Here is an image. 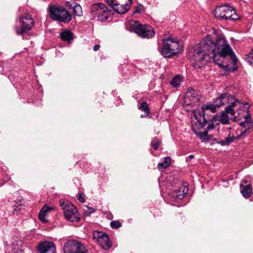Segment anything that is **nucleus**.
<instances>
[{"label":"nucleus","mask_w":253,"mask_h":253,"mask_svg":"<svg viewBox=\"0 0 253 253\" xmlns=\"http://www.w3.org/2000/svg\"><path fill=\"white\" fill-rule=\"evenodd\" d=\"M125 4H121L119 0H106L107 4L119 14L126 13L130 8L131 0H127Z\"/></svg>","instance_id":"11"},{"label":"nucleus","mask_w":253,"mask_h":253,"mask_svg":"<svg viewBox=\"0 0 253 253\" xmlns=\"http://www.w3.org/2000/svg\"><path fill=\"white\" fill-rule=\"evenodd\" d=\"M196 91L191 88H188L185 96V98L190 101H194L197 97Z\"/></svg>","instance_id":"21"},{"label":"nucleus","mask_w":253,"mask_h":253,"mask_svg":"<svg viewBox=\"0 0 253 253\" xmlns=\"http://www.w3.org/2000/svg\"><path fill=\"white\" fill-rule=\"evenodd\" d=\"M230 112L226 111V109L222 111L219 115L215 116V121L218 120L222 124L227 125L229 124V119L228 116Z\"/></svg>","instance_id":"16"},{"label":"nucleus","mask_w":253,"mask_h":253,"mask_svg":"<svg viewBox=\"0 0 253 253\" xmlns=\"http://www.w3.org/2000/svg\"><path fill=\"white\" fill-rule=\"evenodd\" d=\"M170 164V158L169 157H165L163 162L159 163L157 167L159 169H165L168 168Z\"/></svg>","instance_id":"23"},{"label":"nucleus","mask_w":253,"mask_h":253,"mask_svg":"<svg viewBox=\"0 0 253 253\" xmlns=\"http://www.w3.org/2000/svg\"><path fill=\"white\" fill-rule=\"evenodd\" d=\"M37 248L40 253H55V247L51 242H41L38 245Z\"/></svg>","instance_id":"13"},{"label":"nucleus","mask_w":253,"mask_h":253,"mask_svg":"<svg viewBox=\"0 0 253 253\" xmlns=\"http://www.w3.org/2000/svg\"><path fill=\"white\" fill-rule=\"evenodd\" d=\"M159 141L158 139L153 140L151 141V145L155 150H157L159 147Z\"/></svg>","instance_id":"32"},{"label":"nucleus","mask_w":253,"mask_h":253,"mask_svg":"<svg viewBox=\"0 0 253 253\" xmlns=\"http://www.w3.org/2000/svg\"><path fill=\"white\" fill-rule=\"evenodd\" d=\"M227 56L232 57L234 54L232 48L226 43L224 37L218 36L215 40H213L211 36H207L199 45L194 47L193 66L201 69L203 65L213 61L225 70L228 66H224L221 61L219 62V58H223Z\"/></svg>","instance_id":"1"},{"label":"nucleus","mask_w":253,"mask_h":253,"mask_svg":"<svg viewBox=\"0 0 253 253\" xmlns=\"http://www.w3.org/2000/svg\"><path fill=\"white\" fill-rule=\"evenodd\" d=\"M48 10L51 18L55 21L64 23H69L72 19V15L64 7L58 5H50Z\"/></svg>","instance_id":"2"},{"label":"nucleus","mask_w":253,"mask_h":253,"mask_svg":"<svg viewBox=\"0 0 253 253\" xmlns=\"http://www.w3.org/2000/svg\"><path fill=\"white\" fill-rule=\"evenodd\" d=\"M95 211V210L92 208H88V211H85V213L87 215L90 214V213H92Z\"/></svg>","instance_id":"37"},{"label":"nucleus","mask_w":253,"mask_h":253,"mask_svg":"<svg viewBox=\"0 0 253 253\" xmlns=\"http://www.w3.org/2000/svg\"><path fill=\"white\" fill-rule=\"evenodd\" d=\"M195 118L197 120L196 123L192 125V130L196 135L202 141H209L210 138L208 135V132L205 130L203 132L199 131L200 129L205 127L207 124V119L206 118V115L204 113H195Z\"/></svg>","instance_id":"3"},{"label":"nucleus","mask_w":253,"mask_h":253,"mask_svg":"<svg viewBox=\"0 0 253 253\" xmlns=\"http://www.w3.org/2000/svg\"><path fill=\"white\" fill-rule=\"evenodd\" d=\"M241 126L248 128L252 126V118L249 114L245 116V121L241 123Z\"/></svg>","instance_id":"24"},{"label":"nucleus","mask_w":253,"mask_h":253,"mask_svg":"<svg viewBox=\"0 0 253 253\" xmlns=\"http://www.w3.org/2000/svg\"><path fill=\"white\" fill-rule=\"evenodd\" d=\"M181 79L180 76H176L174 77L170 81V84L172 87H177L180 85Z\"/></svg>","instance_id":"28"},{"label":"nucleus","mask_w":253,"mask_h":253,"mask_svg":"<svg viewBox=\"0 0 253 253\" xmlns=\"http://www.w3.org/2000/svg\"><path fill=\"white\" fill-rule=\"evenodd\" d=\"M194 156L193 155H189L187 158V159L186 160L188 161V159H192L193 158H194Z\"/></svg>","instance_id":"39"},{"label":"nucleus","mask_w":253,"mask_h":253,"mask_svg":"<svg viewBox=\"0 0 253 253\" xmlns=\"http://www.w3.org/2000/svg\"><path fill=\"white\" fill-rule=\"evenodd\" d=\"M246 60L250 64L253 66V52H250L246 55Z\"/></svg>","instance_id":"29"},{"label":"nucleus","mask_w":253,"mask_h":253,"mask_svg":"<svg viewBox=\"0 0 253 253\" xmlns=\"http://www.w3.org/2000/svg\"><path fill=\"white\" fill-rule=\"evenodd\" d=\"M111 226L113 229H118L120 228L122 224L119 221H112L110 223Z\"/></svg>","instance_id":"31"},{"label":"nucleus","mask_w":253,"mask_h":253,"mask_svg":"<svg viewBox=\"0 0 253 253\" xmlns=\"http://www.w3.org/2000/svg\"><path fill=\"white\" fill-rule=\"evenodd\" d=\"M91 13L94 18H97V20L100 22L105 21L111 15V11L102 3L93 4L91 8Z\"/></svg>","instance_id":"8"},{"label":"nucleus","mask_w":253,"mask_h":253,"mask_svg":"<svg viewBox=\"0 0 253 253\" xmlns=\"http://www.w3.org/2000/svg\"><path fill=\"white\" fill-rule=\"evenodd\" d=\"M206 118L207 119V124H208V125L206 128V131L209 132V131L211 130V129H213L214 128V125L213 124L212 121L210 119H208L206 117Z\"/></svg>","instance_id":"30"},{"label":"nucleus","mask_w":253,"mask_h":253,"mask_svg":"<svg viewBox=\"0 0 253 253\" xmlns=\"http://www.w3.org/2000/svg\"><path fill=\"white\" fill-rule=\"evenodd\" d=\"M21 203L20 204H18L14 210V213H17L19 211H21V207L23 206V205L22 204V201H20Z\"/></svg>","instance_id":"34"},{"label":"nucleus","mask_w":253,"mask_h":253,"mask_svg":"<svg viewBox=\"0 0 253 253\" xmlns=\"http://www.w3.org/2000/svg\"><path fill=\"white\" fill-rule=\"evenodd\" d=\"M231 99H234V96L228 93H221L217 97L213 104L204 105L202 107V111L199 113H204L206 115V111L210 110L211 112H215L216 108L228 103Z\"/></svg>","instance_id":"6"},{"label":"nucleus","mask_w":253,"mask_h":253,"mask_svg":"<svg viewBox=\"0 0 253 253\" xmlns=\"http://www.w3.org/2000/svg\"><path fill=\"white\" fill-rule=\"evenodd\" d=\"M242 181L244 183H247V180L246 179H243Z\"/></svg>","instance_id":"41"},{"label":"nucleus","mask_w":253,"mask_h":253,"mask_svg":"<svg viewBox=\"0 0 253 253\" xmlns=\"http://www.w3.org/2000/svg\"><path fill=\"white\" fill-rule=\"evenodd\" d=\"M73 14L76 16H81L82 14V8L79 4L73 2Z\"/></svg>","instance_id":"25"},{"label":"nucleus","mask_w":253,"mask_h":253,"mask_svg":"<svg viewBox=\"0 0 253 253\" xmlns=\"http://www.w3.org/2000/svg\"><path fill=\"white\" fill-rule=\"evenodd\" d=\"M92 236L97 244L103 249L107 250L111 247L112 244L107 234L95 230L93 232Z\"/></svg>","instance_id":"12"},{"label":"nucleus","mask_w":253,"mask_h":253,"mask_svg":"<svg viewBox=\"0 0 253 253\" xmlns=\"http://www.w3.org/2000/svg\"><path fill=\"white\" fill-rule=\"evenodd\" d=\"M100 48V45L99 44H95L93 47V50L95 51H97Z\"/></svg>","instance_id":"38"},{"label":"nucleus","mask_w":253,"mask_h":253,"mask_svg":"<svg viewBox=\"0 0 253 253\" xmlns=\"http://www.w3.org/2000/svg\"><path fill=\"white\" fill-rule=\"evenodd\" d=\"M148 116H149V115H146V113H145L144 115H141L140 117L141 118H145V117H148Z\"/></svg>","instance_id":"40"},{"label":"nucleus","mask_w":253,"mask_h":253,"mask_svg":"<svg viewBox=\"0 0 253 253\" xmlns=\"http://www.w3.org/2000/svg\"><path fill=\"white\" fill-rule=\"evenodd\" d=\"M61 39L64 41H69L73 39V34L69 30H66L60 34Z\"/></svg>","instance_id":"22"},{"label":"nucleus","mask_w":253,"mask_h":253,"mask_svg":"<svg viewBox=\"0 0 253 253\" xmlns=\"http://www.w3.org/2000/svg\"><path fill=\"white\" fill-rule=\"evenodd\" d=\"M63 252L64 253H87V251L81 242L75 240H70L64 244Z\"/></svg>","instance_id":"9"},{"label":"nucleus","mask_w":253,"mask_h":253,"mask_svg":"<svg viewBox=\"0 0 253 253\" xmlns=\"http://www.w3.org/2000/svg\"><path fill=\"white\" fill-rule=\"evenodd\" d=\"M65 5L66 6L69 7L70 9H72L73 6L74 5L73 2H71L68 1H66Z\"/></svg>","instance_id":"36"},{"label":"nucleus","mask_w":253,"mask_h":253,"mask_svg":"<svg viewBox=\"0 0 253 253\" xmlns=\"http://www.w3.org/2000/svg\"><path fill=\"white\" fill-rule=\"evenodd\" d=\"M143 6L142 4H139V5L135 7V9L133 12V14L139 13L141 12L142 10L143 9Z\"/></svg>","instance_id":"33"},{"label":"nucleus","mask_w":253,"mask_h":253,"mask_svg":"<svg viewBox=\"0 0 253 253\" xmlns=\"http://www.w3.org/2000/svg\"><path fill=\"white\" fill-rule=\"evenodd\" d=\"M60 206L63 210L65 218L68 221L78 222L80 220L79 213L75 206L69 201H60Z\"/></svg>","instance_id":"5"},{"label":"nucleus","mask_w":253,"mask_h":253,"mask_svg":"<svg viewBox=\"0 0 253 253\" xmlns=\"http://www.w3.org/2000/svg\"><path fill=\"white\" fill-rule=\"evenodd\" d=\"M78 199L81 203H84L85 202V199L82 196V194H79L78 195Z\"/></svg>","instance_id":"35"},{"label":"nucleus","mask_w":253,"mask_h":253,"mask_svg":"<svg viewBox=\"0 0 253 253\" xmlns=\"http://www.w3.org/2000/svg\"><path fill=\"white\" fill-rule=\"evenodd\" d=\"M53 208L52 207H49L47 206L46 205L44 206L41 209L40 213H39V218L41 221L43 222V223H47L48 222V220L45 218L48 212L52 210Z\"/></svg>","instance_id":"18"},{"label":"nucleus","mask_w":253,"mask_h":253,"mask_svg":"<svg viewBox=\"0 0 253 253\" xmlns=\"http://www.w3.org/2000/svg\"><path fill=\"white\" fill-rule=\"evenodd\" d=\"M138 109L146 113V115H149L150 113L148 104L145 101L142 102Z\"/></svg>","instance_id":"27"},{"label":"nucleus","mask_w":253,"mask_h":253,"mask_svg":"<svg viewBox=\"0 0 253 253\" xmlns=\"http://www.w3.org/2000/svg\"><path fill=\"white\" fill-rule=\"evenodd\" d=\"M178 42L169 38L163 42L161 54L165 58H169L176 55L178 51Z\"/></svg>","instance_id":"7"},{"label":"nucleus","mask_w":253,"mask_h":253,"mask_svg":"<svg viewBox=\"0 0 253 253\" xmlns=\"http://www.w3.org/2000/svg\"><path fill=\"white\" fill-rule=\"evenodd\" d=\"M188 191V189H186V191L185 189H183L182 190L181 189H176L172 191L169 193V195L175 199L177 200H182L184 197L185 195L187 193Z\"/></svg>","instance_id":"17"},{"label":"nucleus","mask_w":253,"mask_h":253,"mask_svg":"<svg viewBox=\"0 0 253 253\" xmlns=\"http://www.w3.org/2000/svg\"><path fill=\"white\" fill-rule=\"evenodd\" d=\"M240 187H242L241 189V192L245 198H248L251 196L252 194V190L250 185H247L243 186V184L241 183L240 184Z\"/></svg>","instance_id":"20"},{"label":"nucleus","mask_w":253,"mask_h":253,"mask_svg":"<svg viewBox=\"0 0 253 253\" xmlns=\"http://www.w3.org/2000/svg\"><path fill=\"white\" fill-rule=\"evenodd\" d=\"M129 25L131 30L143 38H151L154 36V29L148 24L141 25L138 21H130Z\"/></svg>","instance_id":"4"},{"label":"nucleus","mask_w":253,"mask_h":253,"mask_svg":"<svg viewBox=\"0 0 253 253\" xmlns=\"http://www.w3.org/2000/svg\"><path fill=\"white\" fill-rule=\"evenodd\" d=\"M228 129H231V127H228Z\"/></svg>","instance_id":"43"},{"label":"nucleus","mask_w":253,"mask_h":253,"mask_svg":"<svg viewBox=\"0 0 253 253\" xmlns=\"http://www.w3.org/2000/svg\"><path fill=\"white\" fill-rule=\"evenodd\" d=\"M233 54H234V56L232 57H231V58L233 59V61H235V59H234V58L235 57V54L234 53H233Z\"/></svg>","instance_id":"42"},{"label":"nucleus","mask_w":253,"mask_h":253,"mask_svg":"<svg viewBox=\"0 0 253 253\" xmlns=\"http://www.w3.org/2000/svg\"><path fill=\"white\" fill-rule=\"evenodd\" d=\"M236 101H237V100L235 99L234 102H231L230 104H229L225 108L226 109V111H228V112H230V114L233 117H235V112L234 110V108L236 105Z\"/></svg>","instance_id":"26"},{"label":"nucleus","mask_w":253,"mask_h":253,"mask_svg":"<svg viewBox=\"0 0 253 253\" xmlns=\"http://www.w3.org/2000/svg\"><path fill=\"white\" fill-rule=\"evenodd\" d=\"M223 20H230L235 21L239 19L238 15L236 13L235 9L230 6H228L227 12L223 15Z\"/></svg>","instance_id":"14"},{"label":"nucleus","mask_w":253,"mask_h":253,"mask_svg":"<svg viewBox=\"0 0 253 253\" xmlns=\"http://www.w3.org/2000/svg\"><path fill=\"white\" fill-rule=\"evenodd\" d=\"M228 6V4H225L216 7L214 11L215 17L218 20H223V16L227 12Z\"/></svg>","instance_id":"15"},{"label":"nucleus","mask_w":253,"mask_h":253,"mask_svg":"<svg viewBox=\"0 0 253 253\" xmlns=\"http://www.w3.org/2000/svg\"><path fill=\"white\" fill-rule=\"evenodd\" d=\"M240 137V135H237L236 136L233 135L230 136V133H229L228 137H227L225 140H221L217 141L216 143L222 146H228L232 143L235 139H239Z\"/></svg>","instance_id":"19"},{"label":"nucleus","mask_w":253,"mask_h":253,"mask_svg":"<svg viewBox=\"0 0 253 253\" xmlns=\"http://www.w3.org/2000/svg\"><path fill=\"white\" fill-rule=\"evenodd\" d=\"M20 22L22 23V27H16L15 30L17 34L23 35L31 30L34 27L35 22L31 16L29 14H25L20 18Z\"/></svg>","instance_id":"10"}]
</instances>
